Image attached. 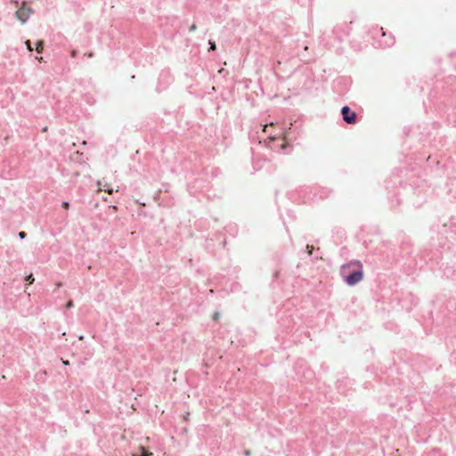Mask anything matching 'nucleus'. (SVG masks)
I'll return each instance as SVG.
<instances>
[{
	"instance_id": "9b49d317",
	"label": "nucleus",
	"mask_w": 456,
	"mask_h": 456,
	"mask_svg": "<svg viewBox=\"0 0 456 456\" xmlns=\"http://www.w3.org/2000/svg\"><path fill=\"white\" fill-rule=\"evenodd\" d=\"M23 4L24 5L20 10L15 12L16 17L19 20H20L22 24H24L28 19V8L26 7L25 2H23Z\"/></svg>"
},
{
	"instance_id": "c03bdc74",
	"label": "nucleus",
	"mask_w": 456,
	"mask_h": 456,
	"mask_svg": "<svg viewBox=\"0 0 456 456\" xmlns=\"http://www.w3.org/2000/svg\"><path fill=\"white\" fill-rule=\"evenodd\" d=\"M29 403H30V405H31L32 403H34L32 402V396H30Z\"/></svg>"
},
{
	"instance_id": "dca6fc26",
	"label": "nucleus",
	"mask_w": 456,
	"mask_h": 456,
	"mask_svg": "<svg viewBox=\"0 0 456 456\" xmlns=\"http://www.w3.org/2000/svg\"><path fill=\"white\" fill-rule=\"evenodd\" d=\"M34 399L37 403H41L42 401L46 402L47 401V395L42 393H37L34 396Z\"/></svg>"
},
{
	"instance_id": "4468645a",
	"label": "nucleus",
	"mask_w": 456,
	"mask_h": 456,
	"mask_svg": "<svg viewBox=\"0 0 456 456\" xmlns=\"http://www.w3.org/2000/svg\"><path fill=\"white\" fill-rule=\"evenodd\" d=\"M348 382V379L347 378H343L342 379H338L337 382H336V387H337V389L343 393V387L346 386Z\"/></svg>"
},
{
	"instance_id": "39448f33",
	"label": "nucleus",
	"mask_w": 456,
	"mask_h": 456,
	"mask_svg": "<svg viewBox=\"0 0 456 456\" xmlns=\"http://www.w3.org/2000/svg\"><path fill=\"white\" fill-rule=\"evenodd\" d=\"M45 42L44 40H37L35 44V48L30 45V57H34L35 60L40 63H46V59L50 56L49 53L44 54Z\"/></svg>"
},
{
	"instance_id": "a18cd8bd",
	"label": "nucleus",
	"mask_w": 456,
	"mask_h": 456,
	"mask_svg": "<svg viewBox=\"0 0 456 456\" xmlns=\"http://www.w3.org/2000/svg\"><path fill=\"white\" fill-rule=\"evenodd\" d=\"M29 12H30V14H32V13H33V10H32V8H30Z\"/></svg>"
},
{
	"instance_id": "c756f323",
	"label": "nucleus",
	"mask_w": 456,
	"mask_h": 456,
	"mask_svg": "<svg viewBox=\"0 0 456 456\" xmlns=\"http://www.w3.org/2000/svg\"><path fill=\"white\" fill-rule=\"evenodd\" d=\"M243 454L245 456H250L251 455V451L250 450H244Z\"/></svg>"
},
{
	"instance_id": "4be33fe9",
	"label": "nucleus",
	"mask_w": 456,
	"mask_h": 456,
	"mask_svg": "<svg viewBox=\"0 0 456 456\" xmlns=\"http://www.w3.org/2000/svg\"><path fill=\"white\" fill-rule=\"evenodd\" d=\"M393 198H395V200H394V199H392V200H391V204H392V206L394 207V206H395V205H396V206H397V205H399V203H400V200L397 198V194H396V193L394 195V197H393Z\"/></svg>"
},
{
	"instance_id": "7ed1b4c3",
	"label": "nucleus",
	"mask_w": 456,
	"mask_h": 456,
	"mask_svg": "<svg viewBox=\"0 0 456 456\" xmlns=\"http://www.w3.org/2000/svg\"><path fill=\"white\" fill-rule=\"evenodd\" d=\"M339 275L345 284L354 287L363 280V265L360 260H351L340 266Z\"/></svg>"
},
{
	"instance_id": "20e7f679",
	"label": "nucleus",
	"mask_w": 456,
	"mask_h": 456,
	"mask_svg": "<svg viewBox=\"0 0 456 456\" xmlns=\"http://www.w3.org/2000/svg\"><path fill=\"white\" fill-rule=\"evenodd\" d=\"M453 97L449 95L447 92L441 94L434 102L436 107L448 116V121L450 122L449 117L451 116L450 110H454L455 107H452Z\"/></svg>"
},
{
	"instance_id": "6ab92c4d",
	"label": "nucleus",
	"mask_w": 456,
	"mask_h": 456,
	"mask_svg": "<svg viewBox=\"0 0 456 456\" xmlns=\"http://www.w3.org/2000/svg\"><path fill=\"white\" fill-rule=\"evenodd\" d=\"M208 52L214 51L216 49V42L213 40H208Z\"/></svg>"
},
{
	"instance_id": "473e14b6",
	"label": "nucleus",
	"mask_w": 456,
	"mask_h": 456,
	"mask_svg": "<svg viewBox=\"0 0 456 456\" xmlns=\"http://www.w3.org/2000/svg\"><path fill=\"white\" fill-rule=\"evenodd\" d=\"M342 82H343V83H346V78H345V77H340V78L338 80V83H339V84H340V83H342Z\"/></svg>"
},
{
	"instance_id": "393cba45",
	"label": "nucleus",
	"mask_w": 456,
	"mask_h": 456,
	"mask_svg": "<svg viewBox=\"0 0 456 456\" xmlns=\"http://www.w3.org/2000/svg\"><path fill=\"white\" fill-rule=\"evenodd\" d=\"M69 206H70V202L68 200H64L61 202V208H63L65 209H68Z\"/></svg>"
},
{
	"instance_id": "cd10ccee",
	"label": "nucleus",
	"mask_w": 456,
	"mask_h": 456,
	"mask_svg": "<svg viewBox=\"0 0 456 456\" xmlns=\"http://www.w3.org/2000/svg\"><path fill=\"white\" fill-rule=\"evenodd\" d=\"M77 54H78V52H77V50H72V51L70 52V56H71L72 58H77Z\"/></svg>"
},
{
	"instance_id": "9d476101",
	"label": "nucleus",
	"mask_w": 456,
	"mask_h": 456,
	"mask_svg": "<svg viewBox=\"0 0 456 456\" xmlns=\"http://www.w3.org/2000/svg\"><path fill=\"white\" fill-rule=\"evenodd\" d=\"M380 32H381V42H380V46H384V47H391L395 45V37L392 35V34H388L387 35L384 31H383V28H381L380 29Z\"/></svg>"
},
{
	"instance_id": "b1692460",
	"label": "nucleus",
	"mask_w": 456,
	"mask_h": 456,
	"mask_svg": "<svg viewBox=\"0 0 456 456\" xmlns=\"http://www.w3.org/2000/svg\"><path fill=\"white\" fill-rule=\"evenodd\" d=\"M72 307H74V303L70 299V300L67 301V303L64 305V308H65V310H69V309H71Z\"/></svg>"
},
{
	"instance_id": "423d86ee",
	"label": "nucleus",
	"mask_w": 456,
	"mask_h": 456,
	"mask_svg": "<svg viewBox=\"0 0 456 456\" xmlns=\"http://www.w3.org/2000/svg\"><path fill=\"white\" fill-rule=\"evenodd\" d=\"M342 120L347 125H355L358 123V115L348 105H344L340 110Z\"/></svg>"
},
{
	"instance_id": "5701e85b",
	"label": "nucleus",
	"mask_w": 456,
	"mask_h": 456,
	"mask_svg": "<svg viewBox=\"0 0 456 456\" xmlns=\"http://www.w3.org/2000/svg\"><path fill=\"white\" fill-rule=\"evenodd\" d=\"M393 198H395V200H394V199H392V200H391V204H392V206L394 207V206H395V205H396V206H397V205H399V203H400V200L397 198V194H396V193L394 195V197H393Z\"/></svg>"
},
{
	"instance_id": "37998d69",
	"label": "nucleus",
	"mask_w": 456,
	"mask_h": 456,
	"mask_svg": "<svg viewBox=\"0 0 456 456\" xmlns=\"http://www.w3.org/2000/svg\"><path fill=\"white\" fill-rule=\"evenodd\" d=\"M434 94H436V93L435 92L430 93V97H435Z\"/></svg>"
},
{
	"instance_id": "7c9ffc66",
	"label": "nucleus",
	"mask_w": 456,
	"mask_h": 456,
	"mask_svg": "<svg viewBox=\"0 0 456 456\" xmlns=\"http://www.w3.org/2000/svg\"><path fill=\"white\" fill-rule=\"evenodd\" d=\"M29 276H30V285H31L34 282V281H35V278H34V275H33L32 272H30Z\"/></svg>"
},
{
	"instance_id": "49530a36",
	"label": "nucleus",
	"mask_w": 456,
	"mask_h": 456,
	"mask_svg": "<svg viewBox=\"0 0 456 456\" xmlns=\"http://www.w3.org/2000/svg\"><path fill=\"white\" fill-rule=\"evenodd\" d=\"M107 191L110 193L111 191H113V189L108 190Z\"/></svg>"
},
{
	"instance_id": "1a4fd4ad",
	"label": "nucleus",
	"mask_w": 456,
	"mask_h": 456,
	"mask_svg": "<svg viewBox=\"0 0 456 456\" xmlns=\"http://www.w3.org/2000/svg\"><path fill=\"white\" fill-rule=\"evenodd\" d=\"M351 24H352V22H350L349 24H346V23L339 24L334 28L333 32L337 35V37L339 41H342V38H341V36H339V33L343 34L346 37L350 35V32L352 30Z\"/></svg>"
},
{
	"instance_id": "0eeeda50",
	"label": "nucleus",
	"mask_w": 456,
	"mask_h": 456,
	"mask_svg": "<svg viewBox=\"0 0 456 456\" xmlns=\"http://www.w3.org/2000/svg\"><path fill=\"white\" fill-rule=\"evenodd\" d=\"M301 259L305 260V256L310 257L312 261L322 258L319 248H314L313 245H306L304 250L300 251Z\"/></svg>"
},
{
	"instance_id": "ea45409f",
	"label": "nucleus",
	"mask_w": 456,
	"mask_h": 456,
	"mask_svg": "<svg viewBox=\"0 0 456 456\" xmlns=\"http://www.w3.org/2000/svg\"><path fill=\"white\" fill-rule=\"evenodd\" d=\"M448 226L447 224H444L443 227L444 228V231H446V227Z\"/></svg>"
},
{
	"instance_id": "79ce46f5",
	"label": "nucleus",
	"mask_w": 456,
	"mask_h": 456,
	"mask_svg": "<svg viewBox=\"0 0 456 456\" xmlns=\"http://www.w3.org/2000/svg\"><path fill=\"white\" fill-rule=\"evenodd\" d=\"M223 245L224 246L226 244V240L224 239V240L222 241Z\"/></svg>"
},
{
	"instance_id": "58836bf2",
	"label": "nucleus",
	"mask_w": 456,
	"mask_h": 456,
	"mask_svg": "<svg viewBox=\"0 0 456 456\" xmlns=\"http://www.w3.org/2000/svg\"><path fill=\"white\" fill-rule=\"evenodd\" d=\"M86 55H87V57H92L93 56V53L92 52L87 53Z\"/></svg>"
},
{
	"instance_id": "72a5a7b5",
	"label": "nucleus",
	"mask_w": 456,
	"mask_h": 456,
	"mask_svg": "<svg viewBox=\"0 0 456 456\" xmlns=\"http://www.w3.org/2000/svg\"><path fill=\"white\" fill-rule=\"evenodd\" d=\"M219 172H220L219 168H215V170L212 172V175H216L217 173H219Z\"/></svg>"
},
{
	"instance_id": "bb28decb",
	"label": "nucleus",
	"mask_w": 456,
	"mask_h": 456,
	"mask_svg": "<svg viewBox=\"0 0 456 456\" xmlns=\"http://www.w3.org/2000/svg\"><path fill=\"white\" fill-rule=\"evenodd\" d=\"M197 29V25L196 23H192L190 27H189V31L190 32H193Z\"/></svg>"
},
{
	"instance_id": "a211bd4d",
	"label": "nucleus",
	"mask_w": 456,
	"mask_h": 456,
	"mask_svg": "<svg viewBox=\"0 0 456 456\" xmlns=\"http://www.w3.org/2000/svg\"><path fill=\"white\" fill-rule=\"evenodd\" d=\"M69 71H70V67H69V63L67 62V64L61 69V74L62 76H64V75L69 74Z\"/></svg>"
},
{
	"instance_id": "f8f14e48",
	"label": "nucleus",
	"mask_w": 456,
	"mask_h": 456,
	"mask_svg": "<svg viewBox=\"0 0 456 456\" xmlns=\"http://www.w3.org/2000/svg\"><path fill=\"white\" fill-rule=\"evenodd\" d=\"M47 380V372L45 370H40L34 376V382L40 388L41 385L45 384Z\"/></svg>"
},
{
	"instance_id": "4c0bfd02",
	"label": "nucleus",
	"mask_w": 456,
	"mask_h": 456,
	"mask_svg": "<svg viewBox=\"0 0 456 456\" xmlns=\"http://www.w3.org/2000/svg\"><path fill=\"white\" fill-rule=\"evenodd\" d=\"M24 280H25V281H28V274H26V275L24 276Z\"/></svg>"
},
{
	"instance_id": "e433bc0d",
	"label": "nucleus",
	"mask_w": 456,
	"mask_h": 456,
	"mask_svg": "<svg viewBox=\"0 0 456 456\" xmlns=\"http://www.w3.org/2000/svg\"><path fill=\"white\" fill-rule=\"evenodd\" d=\"M62 362H63V364H65V365L69 364V361H68V360H66V361L62 360Z\"/></svg>"
},
{
	"instance_id": "6e6552de",
	"label": "nucleus",
	"mask_w": 456,
	"mask_h": 456,
	"mask_svg": "<svg viewBox=\"0 0 456 456\" xmlns=\"http://www.w3.org/2000/svg\"><path fill=\"white\" fill-rule=\"evenodd\" d=\"M309 192L313 194L315 199L324 200L329 198L333 193V191L329 188L319 187L311 188Z\"/></svg>"
},
{
	"instance_id": "09e8293b",
	"label": "nucleus",
	"mask_w": 456,
	"mask_h": 456,
	"mask_svg": "<svg viewBox=\"0 0 456 456\" xmlns=\"http://www.w3.org/2000/svg\"><path fill=\"white\" fill-rule=\"evenodd\" d=\"M454 69H455V70H456V63L454 64Z\"/></svg>"
},
{
	"instance_id": "2f4dec72",
	"label": "nucleus",
	"mask_w": 456,
	"mask_h": 456,
	"mask_svg": "<svg viewBox=\"0 0 456 456\" xmlns=\"http://www.w3.org/2000/svg\"><path fill=\"white\" fill-rule=\"evenodd\" d=\"M448 56H449L450 58H452V57H453V56H456V51H452V52L449 53Z\"/></svg>"
},
{
	"instance_id": "f704fd0d",
	"label": "nucleus",
	"mask_w": 456,
	"mask_h": 456,
	"mask_svg": "<svg viewBox=\"0 0 456 456\" xmlns=\"http://www.w3.org/2000/svg\"><path fill=\"white\" fill-rule=\"evenodd\" d=\"M224 72L227 73V71H226L224 69H221L219 70V73H220L221 75H224Z\"/></svg>"
},
{
	"instance_id": "c85d7f7f",
	"label": "nucleus",
	"mask_w": 456,
	"mask_h": 456,
	"mask_svg": "<svg viewBox=\"0 0 456 456\" xmlns=\"http://www.w3.org/2000/svg\"><path fill=\"white\" fill-rule=\"evenodd\" d=\"M19 237L22 240V239H25L27 237V233L25 232H19Z\"/></svg>"
},
{
	"instance_id": "f257e3e1",
	"label": "nucleus",
	"mask_w": 456,
	"mask_h": 456,
	"mask_svg": "<svg viewBox=\"0 0 456 456\" xmlns=\"http://www.w3.org/2000/svg\"><path fill=\"white\" fill-rule=\"evenodd\" d=\"M438 243L431 242L429 248H425L419 255L413 254L412 245L408 240L402 241L396 263L408 273L415 270L419 265H430V268L437 266L438 270L446 278L456 275V243L447 245V239L444 236L437 238Z\"/></svg>"
},
{
	"instance_id": "a19ab883",
	"label": "nucleus",
	"mask_w": 456,
	"mask_h": 456,
	"mask_svg": "<svg viewBox=\"0 0 456 456\" xmlns=\"http://www.w3.org/2000/svg\"><path fill=\"white\" fill-rule=\"evenodd\" d=\"M288 214H289L290 216H292V211H291V210H289V211H288Z\"/></svg>"
},
{
	"instance_id": "f3484780",
	"label": "nucleus",
	"mask_w": 456,
	"mask_h": 456,
	"mask_svg": "<svg viewBox=\"0 0 456 456\" xmlns=\"http://www.w3.org/2000/svg\"><path fill=\"white\" fill-rule=\"evenodd\" d=\"M427 162L428 163V165L431 167L433 164H436L437 167L441 165V161L440 160H435L432 159L431 156H429L428 159H427Z\"/></svg>"
},
{
	"instance_id": "a878e982",
	"label": "nucleus",
	"mask_w": 456,
	"mask_h": 456,
	"mask_svg": "<svg viewBox=\"0 0 456 456\" xmlns=\"http://www.w3.org/2000/svg\"><path fill=\"white\" fill-rule=\"evenodd\" d=\"M220 315H221V314H220V313H219V312H216V313L213 314V320H214L215 322H217V321L219 320V318H220Z\"/></svg>"
},
{
	"instance_id": "aec40b11",
	"label": "nucleus",
	"mask_w": 456,
	"mask_h": 456,
	"mask_svg": "<svg viewBox=\"0 0 456 456\" xmlns=\"http://www.w3.org/2000/svg\"><path fill=\"white\" fill-rule=\"evenodd\" d=\"M449 229L451 230V232L456 235V224L453 223V220L451 219L450 220V225H449Z\"/></svg>"
},
{
	"instance_id": "412c9836",
	"label": "nucleus",
	"mask_w": 456,
	"mask_h": 456,
	"mask_svg": "<svg viewBox=\"0 0 456 456\" xmlns=\"http://www.w3.org/2000/svg\"><path fill=\"white\" fill-rule=\"evenodd\" d=\"M279 276H280V271H275L273 275V281H272L271 285H273V283L278 281Z\"/></svg>"
},
{
	"instance_id": "c9c22d12",
	"label": "nucleus",
	"mask_w": 456,
	"mask_h": 456,
	"mask_svg": "<svg viewBox=\"0 0 456 456\" xmlns=\"http://www.w3.org/2000/svg\"><path fill=\"white\" fill-rule=\"evenodd\" d=\"M24 45H25V46H26L27 50H28V40H26V41L24 42Z\"/></svg>"
},
{
	"instance_id": "de8ad7c7",
	"label": "nucleus",
	"mask_w": 456,
	"mask_h": 456,
	"mask_svg": "<svg viewBox=\"0 0 456 456\" xmlns=\"http://www.w3.org/2000/svg\"><path fill=\"white\" fill-rule=\"evenodd\" d=\"M184 420H188V416H184Z\"/></svg>"
},
{
	"instance_id": "2eb2a0df",
	"label": "nucleus",
	"mask_w": 456,
	"mask_h": 456,
	"mask_svg": "<svg viewBox=\"0 0 456 456\" xmlns=\"http://www.w3.org/2000/svg\"><path fill=\"white\" fill-rule=\"evenodd\" d=\"M432 319H433V323H436V325L438 326L440 324L445 325L447 323V322H449L452 319V317H448L447 319L440 320L439 315H437L436 319L433 317H432Z\"/></svg>"
},
{
	"instance_id": "ddd939ff",
	"label": "nucleus",
	"mask_w": 456,
	"mask_h": 456,
	"mask_svg": "<svg viewBox=\"0 0 456 456\" xmlns=\"http://www.w3.org/2000/svg\"><path fill=\"white\" fill-rule=\"evenodd\" d=\"M131 456H153V452L147 450L144 446H140V452H133Z\"/></svg>"
},
{
	"instance_id": "f03ea898",
	"label": "nucleus",
	"mask_w": 456,
	"mask_h": 456,
	"mask_svg": "<svg viewBox=\"0 0 456 456\" xmlns=\"http://www.w3.org/2000/svg\"><path fill=\"white\" fill-rule=\"evenodd\" d=\"M302 133L301 125L297 121L290 123L288 128L283 129L278 134L269 137L268 146L276 152L289 154L293 148V142H296Z\"/></svg>"
}]
</instances>
